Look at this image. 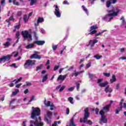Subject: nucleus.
<instances>
[{
    "label": "nucleus",
    "mask_w": 126,
    "mask_h": 126,
    "mask_svg": "<svg viewBox=\"0 0 126 126\" xmlns=\"http://www.w3.org/2000/svg\"><path fill=\"white\" fill-rule=\"evenodd\" d=\"M117 2V0H108L106 3V7H110L111 6V4L113 3V4H115Z\"/></svg>",
    "instance_id": "obj_14"
},
{
    "label": "nucleus",
    "mask_w": 126,
    "mask_h": 126,
    "mask_svg": "<svg viewBox=\"0 0 126 126\" xmlns=\"http://www.w3.org/2000/svg\"><path fill=\"white\" fill-rule=\"evenodd\" d=\"M48 80V75H44L42 78V82L44 83L45 81H47Z\"/></svg>",
    "instance_id": "obj_31"
},
{
    "label": "nucleus",
    "mask_w": 126,
    "mask_h": 126,
    "mask_svg": "<svg viewBox=\"0 0 126 126\" xmlns=\"http://www.w3.org/2000/svg\"><path fill=\"white\" fill-rule=\"evenodd\" d=\"M111 107V104H108L105 106L103 107L102 110L105 111L106 112H109L110 111V107Z\"/></svg>",
    "instance_id": "obj_21"
},
{
    "label": "nucleus",
    "mask_w": 126,
    "mask_h": 126,
    "mask_svg": "<svg viewBox=\"0 0 126 126\" xmlns=\"http://www.w3.org/2000/svg\"><path fill=\"white\" fill-rule=\"evenodd\" d=\"M24 21H25V22H27V21H28V17H27V15H25L24 16Z\"/></svg>",
    "instance_id": "obj_35"
},
{
    "label": "nucleus",
    "mask_w": 126,
    "mask_h": 126,
    "mask_svg": "<svg viewBox=\"0 0 126 126\" xmlns=\"http://www.w3.org/2000/svg\"><path fill=\"white\" fill-rule=\"evenodd\" d=\"M44 22V18L39 17L38 18L36 23H34L35 26H39V23Z\"/></svg>",
    "instance_id": "obj_16"
},
{
    "label": "nucleus",
    "mask_w": 126,
    "mask_h": 126,
    "mask_svg": "<svg viewBox=\"0 0 126 126\" xmlns=\"http://www.w3.org/2000/svg\"><path fill=\"white\" fill-rule=\"evenodd\" d=\"M69 108H66V114L69 115Z\"/></svg>",
    "instance_id": "obj_54"
},
{
    "label": "nucleus",
    "mask_w": 126,
    "mask_h": 126,
    "mask_svg": "<svg viewBox=\"0 0 126 126\" xmlns=\"http://www.w3.org/2000/svg\"><path fill=\"white\" fill-rule=\"evenodd\" d=\"M22 80V77H20L16 82H15V84H17L18 82H20V81H21Z\"/></svg>",
    "instance_id": "obj_41"
},
{
    "label": "nucleus",
    "mask_w": 126,
    "mask_h": 126,
    "mask_svg": "<svg viewBox=\"0 0 126 126\" xmlns=\"http://www.w3.org/2000/svg\"><path fill=\"white\" fill-rule=\"evenodd\" d=\"M15 101H16V99H12L11 101H10V106H11V105H12V104H14V102H15Z\"/></svg>",
    "instance_id": "obj_42"
},
{
    "label": "nucleus",
    "mask_w": 126,
    "mask_h": 126,
    "mask_svg": "<svg viewBox=\"0 0 126 126\" xmlns=\"http://www.w3.org/2000/svg\"><path fill=\"white\" fill-rule=\"evenodd\" d=\"M35 47V43L34 42L33 43L28 44L27 46H26V49H32Z\"/></svg>",
    "instance_id": "obj_22"
},
{
    "label": "nucleus",
    "mask_w": 126,
    "mask_h": 126,
    "mask_svg": "<svg viewBox=\"0 0 126 126\" xmlns=\"http://www.w3.org/2000/svg\"><path fill=\"white\" fill-rule=\"evenodd\" d=\"M117 110H118V111H121L123 110V106H120V107H118Z\"/></svg>",
    "instance_id": "obj_55"
},
{
    "label": "nucleus",
    "mask_w": 126,
    "mask_h": 126,
    "mask_svg": "<svg viewBox=\"0 0 126 126\" xmlns=\"http://www.w3.org/2000/svg\"><path fill=\"white\" fill-rule=\"evenodd\" d=\"M40 32L41 33H45V30L43 29H40Z\"/></svg>",
    "instance_id": "obj_62"
},
{
    "label": "nucleus",
    "mask_w": 126,
    "mask_h": 126,
    "mask_svg": "<svg viewBox=\"0 0 126 126\" xmlns=\"http://www.w3.org/2000/svg\"><path fill=\"white\" fill-rule=\"evenodd\" d=\"M63 4H68V2L67 0H64V1L63 2Z\"/></svg>",
    "instance_id": "obj_60"
},
{
    "label": "nucleus",
    "mask_w": 126,
    "mask_h": 126,
    "mask_svg": "<svg viewBox=\"0 0 126 126\" xmlns=\"http://www.w3.org/2000/svg\"><path fill=\"white\" fill-rule=\"evenodd\" d=\"M68 100L71 104H73V98L72 97H69Z\"/></svg>",
    "instance_id": "obj_36"
},
{
    "label": "nucleus",
    "mask_w": 126,
    "mask_h": 126,
    "mask_svg": "<svg viewBox=\"0 0 126 126\" xmlns=\"http://www.w3.org/2000/svg\"><path fill=\"white\" fill-rule=\"evenodd\" d=\"M82 7L83 9V10H84L85 11V12L87 14V15H88L89 13H88V10H87V8H86V7H85V6H84V5H82Z\"/></svg>",
    "instance_id": "obj_34"
},
{
    "label": "nucleus",
    "mask_w": 126,
    "mask_h": 126,
    "mask_svg": "<svg viewBox=\"0 0 126 126\" xmlns=\"http://www.w3.org/2000/svg\"><path fill=\"white\" fill-rule=\"evenodd\" d=\"M47 116L45 118V120L46 122H47V124H51V119H52V116L53 114L52 112L47 111L46 112Z\"/></svg>",
    "instance_id": "obj_8"
},
{
    "label": "nucleus",
    "mask_w": 126,
    "mask_h": 126,
    "mask_svg": "<svg viewBox=\"0 0 126 126\" xmlns=\"http://www.w3.org/2000/svg\"><path fill=\"white\" fill-rule=\"evenodd\" d=\"M95 115H98L99 114V109L98 108H96L95 110Z\"/></svg>",
    "instance_id": "obj_51"
},
{
    "label": "nucleus",
    "mask_w": 126,
    "mask_h": 126,
    "mask_svg": "<svg viewBox=\"0 0 126 126\" xmlns=\"http://www.w3.org/2000/svg\"><path fill=\"white\" fill-rule=\"evenodd\" d=\"M74 90V87H71L68 89V91H73V90Z\"/></svg>",
    "instance_id": "obj_53"
},
{
    "label": "nucleus",
    "mask_w": 126,
    "mask_h": 126,
    "mask_svg": "<svg viewBox=\"0 0 126 126\" xmlns=\"http://www.w3.org/2000/svg\"><path fill=\"white\" fill-rule=\"evenodd\" d=\"M32 110L31 113V118L32 120H34L41 114V110L40 108H34V107H32Z\"/></svg>",
    "instance_id": "obj_3"
},
{
    "label": "nucleus",
    "mask_w": 126,
    "mask_h": 126,
    "mask_svg": "<svg viewBox=\"0 0 126 126\" xmlns=\"http://www.w3.org/2000/svg\"><path fill=\"white\" fill-rule=\"evenodd\" d=\"M117 81V79L116 78V75H112V78L110 80V83H114V82H116Z\"/></svg>",
    "instance_id": "obj_24"
},
{
    "label": "nucleus",
    "mask_w": 126,
    "mask_h": 126,
    "mask_svg": "<svg viewBox=\"0 0 126 126\" xmlns=\"http://www.w3.org/2000/svg\"><path fill=\"white\" fill-rule=\"evenodd\" d=\"M121 20H122V26L126 28V20H125V18L124 17H122Z\"/></svg>",
    "instance_id": "obj_25"
},
{
    "label": "nucleus",
    "mask_w": 126,
    "mask_h": 126,
    "mask_svg": "<svg viewBox=\"0 0 126 126\" xmlns=\"http://www.w3.org/2000/svg\"><path fill=\"white\" fill-rule=\"evenodd\" d=\"M106 31H107V30H104L101 32H98L95 34V37H97V36H99V35H101V34L104 33V32H106Z\"/></svg>",
    "instance_id": "obj_39"
},
{
    "label": "nucleus",
    "mask_w": 126,
    "mask_h": 126,
    "mask_svg": "<svg viewBox=\"0 0 126 126\" xmlns=\"http://www.w3.org/2000/svg\"><path fill=\"white\" fill-rule=\"evenodd\" d=\"M13 2L15 5H19V2L16 1V0H13Z\"/></svg>",
    "instance_id": "obj_45"
},
{
    "label": "nucleus",
    "mask_w": 126,
    "mask_h": 126,
    "mask_svg": "<svg viewBox=\"0 0 126 126\" xmlns=\"http://www.w3.org/2000/svg\"><path fill=\"white\" fill-rule=\"evenodd\" d=\"M82 72H84V71H81L80 72H76V70H74V72L72 73V76H75V77H76V76H77V75H79V74H80L81 73H82Z\"/></svg>",
    "instance_id": "obj_20"
},
{
    "label": "nucleus",
    "mask_w": 126,
    "mask_h": 126,
    "mask_svg": "<svg viewBox=\"0 0 126 126\" xmlns=\"http://www.w3.org/2000/svg\"><path fill=\"white\" fill-rule=\"evenodd\" d=\"M98 42H99V40L96 39L94 40L91 39L89 42V45H91V47L93 48V47L95 46L96 43H98Z\"/></svg>",
    "instance_id": "obj_13"
},
{
    "label": "nucleus",
    "mask_w": 126,
    "mask_h": 126,
    "mask_svg": "<svg viewBox=\"0 0 126 126\" xmlns=\"http://www.w3.org/2000/svg\"><path fill=\"white\" fill-rule=\"evenodd\" d=\"M67 76V74H65L64 75H60L59 77L57 78V80H62V81H63L65 78H66V77Z\"/></svg>",
    "instance_id": "obj_17"
},
{
    "label": "nucleus",
    "mask_w": 126,
    "mask_h": 126,
    "mask_svg": "<svg viewBox=\"0 0 126 126\" xmlns=\"http://www.w3.org/2000/svg\"><path fill=\"white\" fill-rule=\"evenodd\" d=\"M11 20H14L13 15L10 17L9 19L6 20V22L8 23L10 21H11Z\"/></svg>",
    "instance_id": "obj_33"
},
{
    "label": "nucleus",
    "mask_w": 126,
    "mask_h": 126,
    "mask_svg": "<svg viewBox=\"0 0 126 126\" xmlns=\"http://www.w3.org/2000/svg\"><path fill=\"white\" fill-rule=\"evenodd\" d=\"M44 126V123L41 122V117H38V119H36L34 122L33 121L31 120L30 121V126Z\"/></svg>",
    "instance_id": "obj_5"
},
{
    "label": "nucleus",
    "mask_w": 126,
    "mask_h": 126,
    "mask_svg": "<svg viewBox=\"0 0 126 126\" xmlns=\"http://www.w3.org/2000/svg\"><path fill=\"white\" fill-rule=\"evenodd\" d=\"M12 55H14V58H16V57H17V56H18V52H13Z\"/></svg>",
    "instance_id": "obj_40"
},
{
    "label": "nucleus",
    "mask_w": 126,
    "mask_h": 126,
    "mask_svg": "<svg viewBox=\"0 0 126 126\" xmlns=\"http://www.w3.org/2000/svg\"><path fill=\"white\" fill-rule=\"evenodd\" d=\"M22 85V83L18 84L16 85V88H19Z\"/></svg>",
    "instance_id": "obj_52"
},
{
    "label": "nucleus",
    "mask_w": 126,
    "mask_h": 126,
    "mask_svg": "<svg viewBox=\"0 0 126 126\" xmlns=\"http://www.w3.org/2000/svg\"><path fill=\"white\" fill-rule=\"evenodd\" d=\"M23 126H26V121H24L22 124Z\"/></svg>",
    "instance_id": "obj_63"
},
{
    "label": "nucleus",
    "mask_w": 126,
    "mask_h": 126,
    "mask_svg": "<svg viewBox=\"0 0 126 126\" xmlns=\"http://www.w3.org/2000/svg\"><path fill=\"white\" fill-rule=\"evenodd\" d=\"M19 36H20V32L18 31L16 33V38L17 39L16 40V43H18L19 42V39H20V37H19Z\"/></svg>",
    "instance_id": "obj_23"
},
{
    "label": "nucleus",
    "mask_w": 126,
    "mask_h": 126,
    "mask_svg": "<svg viewBox=\"0 0 126 126\" xmlns=\"http://www.w3.org/2000/svg\"><path fill=\"white\" fill-rule=\"evenodd\" d=\"M34 36L35 37V40H38V36H37V32H34Z\"/></svg>",
    "instance_id": "obj_49"
},
{
    "label": "nucleus",
    "mask_w": 126,
    "mask_h": 126,
    "mask_svg": "<svg viewBox=\"0 0 126 126\" xmlns=\"http://www.w3.org/2000/svg\"><path fill=\"white\" fill-rule=\"evenodd\" d=\"M29 1H31L30 5L32 6L34 5V3H36L37 1H38V0H29Z\"/></svg>",
    "instance_id": "obj_30"
},
{
    "label": "nucleus",
    "mask_w": 126,
    "mask_h": 126,
    "mask_svg": "<svg viewBox=\"0 0 126 126\" xmlns=\"http://www.w3.org/2000/svg\"><path fill=\"white\" fill-rule=\"evenodd\" d=\"M102 80H103V79H99L97 80V83L100 87H105V86H107V85H108V82L101 83L102 82Z\"/></svg>",
    "instance_id": "obj_12"
},
{
    "label": "nucleus",
    "mask_w": 126,
    "mask_h": 126,
    "mask_svg": "<svg viewBox=\"0 0 126 126\" xmlns=\"http://www.w3.org/2000/svg\"><path fill=\"white\" fill-rule=\"evenodd\" d=\"M45 43V41L37 40L34 41V44H36L38 46H42Z\"/></svg>",
    "instance_id": "obj_18"
},
{
    "label": "nucleus",
    "mask_w": 126,
    "mask_h": 126,
    "mask_svg": "<svg viewBox=\"0 0 126 126\" xmlns=\"http://www.w3.org/2000/svg\"><path fill=\"white\" fill-rule=\"evenodd\" d=\"M98 27H97V25H94L92 27H91V29L90 30V33L88 34V35H93L94 34H96L97 33V31L96 29H97Z\"/></svg>",
    "instance_id": "obj_9"
},
{
    "label": "nucleus",
    "mask_w": 126,
    "mask_h": 126,
    "mask_svg": "<svg viewBox=\"0 0 126 126\" xmlns=\"http://www.w3.org/2000/svg\"><path fill=\"white\" fill-rule=\"evenodd\" d=\"M34 99H35V96L34 95L32 96L31 97V99L29 101V103H30L31 102H32V101H33Z\"/></svg>",
    "instance_id": "obj_44"
},
{
    "label": "nucleus",
    "mask_w": 126,
    "mask_h": 126,
    "mask_svg": "<svg viewBox=\"0 0 126 126\" xmlns=\"http://www.w3.org/2000/svg\"><path fill=\"white\" fill-rule=\"evenodd\" d=\"M35 63H36V61L28 60L26 61L24 66L25 69H30V68H32L33 65H35Z\"/></svg>",
    "instance_id": "obj_4"
},
{
    "label": "nucleus",
    "mask_w": 126,
    "mask_h": 126,
    "mask_svg": "<svg viewBox=\"0 0 126 126\" xmlns=\"http://www.w3.org/2000/svg\"><path fill=\"white\" fill-rule=\"evenodd\" d=\"M11 44L10 42L7 41L4 43L3 45L4 46V48H8L10 46Z\"/></svg>",
    "instance_id": "obj_27"
},
{
    "label": "nucleus",
    "mask_w": 126,
    "mask_h": 126,
    "mask_svg": "<svg viewBox=\"0 0 126 126\" xmlns=\"http://www.w3.org/2000/svg\"><path fill=\"white\" fill-rule=\"evenodd\" d=\"M80 86V84H79V83L76 84V89H77V91H78V90H79Z\"/></svg>",
    "instance_id": "obj_50"
},
{
    "label": "nucleus",
    "mask_w": 126,
    "mask_h": 126,
    "mask_svg": "<svg viewBox=\"0 0 126 126\" xmlns=\"http://www.w3.org/2000/svg\"><path fill=\"white\" fill-rule=\"evenodd\" d=\"M65 88V86H63L59 90V92H62Z\"/></svg>",
    "instance_id": "obj_46"
},
{
    "label": "nucleus",
    "mask_w": 126,
    "mask_h": 126,
    "mask_svg": "<svg viewBox=\"0 0 126 126\" xmlns=\"http://www.w3.org/2000/svg\"><path fill=\"white\" fill-rule=\"evenodd\" d=\"M12 66H13L14 67H15V68H17V66H16V63H13L12 64Z\"/></svg>",
    "instance_id": "obj_59"
},
{
    "label": "nucleus",
    "mask_w": 126,
    "mask_h": 126,
    "mask_svg": "<svg viewBox=\"0 0 126 126\" xmlns=\"http://www.w3.org/2000/svg\"><path fill=\"white\" fill-rule=\"evenodd\" d=\"M124 99H122L121 100V101L119 104V106L123 107V104L124 103Z\"/></svg>",
    "instance_id": "obj_47"
},
{
    "label": "nucleus",
    "mask_w": 126,
    "mask_h": 126,
    "mask_svg": "<svg viewBox=\"0 0 126 126\" xmlns=\"http://www.w3.org/2000/svg\"><path fill=\"white\" fill-rule=\"evenodd\" d=\"M99 115L101 116V119L99 122L100 124H102V123H103V124H107V123H108V119H107V117L104 115H105V112L103 110H100L99 111Z\"/></svg>",
    "instance_id": "obj_7"
},
{
    "label": "nucleus",
    "mask_w": 126,
    "mask_h": 126,
    "mask_svg": "<svg viewBox=\"0 0 126 126\" xmlns=\"http://www.w3.org/2000/svg\"><path fill=\"white\" fill-rule=\"evenodd\" d=\"M89 75L90 76V78L91 79H94L95 77H96V76L93 74H91L90 73H89Z\"/></svg>",
    "instance_id": "obj_32"
},
{
    "label": "nucleus",
    "mask_w": 126,
    "mask_h": 126,
    "mask_svg": "<svg viewBox=\"0 0 126 126\" xmlns=\"http://www.w3.org/2000/svg\"><path fill=\"white\" fill-rule=\"evenodd\" d=\"M58 48V46L57 45H53L52 46V49L53 51H56Z\"/></svg>",
    "instance_id": "obj_48"
},
{
    "label": "nucleus",
    "mask_w": 126,
    "mask_h": 126,
    "mask_svg": "<svg viewBox=\"0 0 126 126\" xmlns=\"http://www.w3.org/2000/svg\"><path fill=\"white\" fill-rule=\"evenodd\" d=\"M103 74L104 76H106V77H110V76L111 75L110 73H103Z\"/></svg>",
    "instance_id": "obj_37"
},
{
    "label": "nucleus",
    "mask_w": 126,
    "mask_h": 126,
    "mask_svg": "<svg viewBox=\"0 0 126 126\" xmlns=\"http://www.w3.org/2000/svg\"><path fill=\"white\" fill-rule=\"evenodd\" d=\"M52 126H57V121L54 122V124L52 125Z\"/></svg>",
    "instance_id": "obj_64"
},
{
    "label": "nucleus",
    "mask_w": 126,
    "mask_h": 126,
    "mask_svg": "<svg viewBox=\"0 0 126 126\" xmlns=\"http://www.w3.org/2000/svg\"><path fill=\"white\" fill-rule=\"evenodd\" d=\"M11 57H12V55H8L6 56H4L0 58V63H5L6 61H9V60H10V59L11 58Z\"/></svg>",
    "instance_id": "obj_10"
},
{
    "label": "nucleus",
    "mask_w": 126,
    "mask_h": 126,
    "mask_svg": "<svg viewBox=\"0 0 126 126\" xmlns=\"http://www.w3.org/2000/svg\"><path fill=\"white\" fill-rule=\"evenodd\" d=\"M38 53L39 52H35V54H32L31 57V59H37L38 60H41V56L36 54H38Z\"/></svg>",
    "instance_id": "obj_15"
},
{
    "label": "nucleus",
    "mask_w": 126,
    "mask_h": 126,
    "mask_svg": "<svg viewBox=\"0 0 126 126\" xmlns=\"http://www.w3.org/2000/svg\"><path fill=\"white\" fill-rule=\"evenodd\" d=\"M44 104L45 106H47V107H55L53 103L51 104V101H48L47 103V100L46 99L44 100Z\"/></svg>",
    "instance_id": "obj_19"
},
{
    "label": "nucleus",
    "mask_w": 126,
    "mask_h": 126,
    "mask_svg": "<svg viewBox=\"0 0 126 126\" xmlns=\"http://www.w3.org/2000/svg\"><path fill=\"white\" fill-rule=\"evenodd\" d=\"M42 65H41L40 66H38L36 67V71H38V70H40L41 69H42Z\"/></svg>",
    "instance_id": "obj_38"
},
{
    "label": "nucleus",
    "mask_w": 126,
    "mask_h": 126,
    "mask_svg": "<svg viewBox=\"0 0 126 126\" xmlns=\"http://www.w3.org/2000/svg\"><path fill=\"white\" fill-rule=\"evenodd\" d=\"M63 69H65V68H61V69L59 70V73H62V71H63Z\"/></svg>",
    "instance_id": "obj_61"
},
{
    "label": "nucleus",
    "mask_w": 126,
    "mask_h": 126,
    "mask_svg": "<svg viewBox=\"0 0 126 126\" xmlns=\"http://www.w3.org/2000/svg\"><path fill=\"white\" fill-rule=\"evenodd\" d=\"M60 66H61V63L59 62L58 63V65H56L54 68V71H56V70H58L59 68H60Z\"/></svg>",
    "instance_id": "obj_29"
},
{
    "label": "nucleus",
    "mask_w": 126,
    "mask_h": 126,
    "mask_svg": "<svg viewBox=\"0 0 126 126\" xmlns=\"http://www.w3.org/2000/svg\"><path fill=\"white\" fill-rule=\"evenodd\" d=\"M21 34L23 36V38L25 40L28 39L29 42H31L32 41V35L31 34H29V32L27 31H22Z\"/></svg>",
    "instance_id": "obj_6"
},
{
    "label": "nucleus",
    "mask_w": 126,
    "mask_h": 126,
    "mask_svg": "<svg viewBox=\"0 0 126 126\" xmlns=\"http://www.w3.org/2000/svg\"><path fill=\"white\" fill-rule=\"evenodd\" d=\"M54 7H55L54 13L55 15L57 16V17H61V15H62V14H61V11H60V8H59V7L57 5H54Z\"/></svg>",
    "instance_id": "obj_11"
},
{
    "label": "nucleus",
    "mask_w": 126,
    "mask_h": 126,
    "mask_svg": "<svg viewBox=\"0 0 126 126\" xmlns=\"http://www.w3.org/2000/svg\"><path fill=\"white\" fill-rule=\"evenodd\" d=\"M108 14L102 18L103 20H105L108 22H110L114 16H118V14L121 12V9H118V7H113L111 10H107Z\"/></svg>",
    "instance_id": "obj_1"
},
{
    "label": "nucleus",
    "mask_w": 126,
    "mask_h": 126,
    "mask_svg": "<svg viewBox=\"0 0 126 126\" xmlns=\"http://www.w3.org/2000/svg\"><path fill=\"white\" fill-rule=\"evenodd\" d=\"M109 86H107L105 89V92H106V93H108V92H109V90H110V89L109 88Z\"/></svg>",
    "instance_id": "obj_43"
},
{
    "label": "nucleus",
    "mask_w": 126,
    "mask_h": 126,
    "mask_svg": "<svg viewBox=\"0 0 126 126\" xmlns=\"http://www.w3.org/2000/svg\"><path fill=\"white\" fill-rule=\"evenodd\" d=\"M90 66H91V64L89 63L86 65V67L87 68H89V67H90Z\"/></svg>",
    "instance_id": "obj_57"
},
{
    "label": "nucleus",
    "mask_w": 126,
    "mask_h": 126,
    "mask_svg": "<svg viewBox=\"0 0 126 126\" xmlns=\"http://www.w3.org/2000/svg\"><path fill=\"white\" fill-rule=\"evenodd\" d=\"M120 88V84H117L116 85V89L117 90H118V89Z\"/></svg>",
    "instance_id": "obj_56"
},
{
    "label": "nucleus",
    "mask_w": 126,
    "mask_h": 126,
    "mask_svg": "<svg viewBox=\"0 0 126 126\" xmlns=\"http://www.w3.org/2000/svg\"><path fill=\"white\" fill-rule=\"evenodd\" d=\"M26 84H27V86H30L31 85V83H29L28 82H26Z\"/></svg>",
    "instance_id": "obj_58"
},
{
    "label": "nucleus",
    "mask_w": 126,
    "mask_h": 126,
    "mask_svg": "<svg viewBox=\"0 0 126 126\" xmlns=\"http://www.w3.org/2000/svg\"><path fill=\"white\" fill-rule=\"evenodd\" d=\"M94 59H96V60H100V59H102V58H103V56L99 54H96L94 56Z\"/></svg>",
    "instance_id": "obj_26"
},
{
    "label": "nucleus",
    "mask_w": 126,
    "mask_h": 126,
    "mask_svg": "<svg viewBox=\"0 0 126 126\" xmlns=\"http://www.w3.org/2000/svg\"><path fill=\"white\" fill-rule=\"evenodd\" d=\"M18 93H19V90L16 89L15 90L14 92H12V94L13 96H15V95H17Z\"/></svg>",
    "instance_id": "obj_28"
},
{
    "label": "nucleus",
    "mask_w": 126,
    "mask_h": 126,
    "mask_svg": "<svg viewBox=\"0 0 126 126\" xmlns=\"http://www.w3.org/2000/svg\"><path fill=\"white\" fill-rule=\"evenodd\" d=\"M84 114L83 123H85L87 125H90V126H91V125H93V122H92L91 120H89L87 121V120H88V118H89V116H90V113H89V108L87 107L86 109L84 110Z\"/></svg>",
    "instance_id": "obj_2"
}]
</instances>
